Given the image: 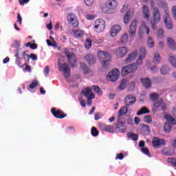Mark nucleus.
I'll return each instance as SVG.
<instances>
[{
  "mask_svg": "<svg viewBox=\"0 0 176 176\" xmlns=\"http://www.w3.org/2000/svg\"><path fill=\"white\" fill-rule=\"evenodd\" d=\"M146 56V51H145V47H141L139 53V58L136 60V63H132L131 65L124 67L121 70L122 76H126V75H129V74L135 72V71L138 69L137 65H141V64H142V60L145 58Z\"/></svg>",
  "mask_w": 176,
  "mask_h": 176,
  "instance_id": "1",
  "label": "nucleus"
},
{
  "mask_svg": "<svg viewBox=\"0 0 176 176\" xmlns=\"http://www.w3.org/2000/svg\"><path fill=\"white\" fill-rule=\"evenodd\" d=\"M98 58L102 63L103 68H108L109 63H111V54L107 52L100 51L98 54Z\"/></svg>",
  "mask_w": 176,
  "mask_h": 176,
  "instance_id": "2",
  "label": "nucleus"
},
{
  "mask_svg": "<svg viewBox=\"0 0 176 176\" xmlns=\"http://www.w3.org/2000/svg\"><path fill=\"white\" fill-rule=\"evenodd\" d=\"M161 19L160 10L157 7H155L153 10V19L150 21V24L153 30H156V24L160 23Z\"/></svg>",
  "mask_w": 176,
  "mask_h": 176,
  "instance_id": "3",
  "label": "nucleus"
},
{
  "mask_svg": "<svg viewBox=\"0 0 176 176\" xmlns=\"http://www.w3.org/2000/svg\"><path fill=\"white\" fill-rule=\"evenodd\" d=\"M63 54L66 56L67 62L72 68L76 67L77 58L76 55H75L74 52L69 51L68 49H65L63 52Z\"/></svg>",
  "mask_w": 176,
  "mask_h": 176,
  "instance_id": "4",
  "label": "nucleus"
},
{
  "mask_svg": "<svg viewBox=\"0 0 176 176\" xmlns=\"http://www.w3.org/2000/svg\"><path fill=\"white\" fill-rule=\"evenodd\" d=\"M58 68L60 72H63L65 78H68L71 76V69L67 63H61V60H58Z\"/></svg>",
  "mask_w": 176,
  "mask_h": 176,
  "instance_id": "5",
  "label": "nucleus"
},
{
  "mask_svg": "<svg viewBox=\"0 0 176 176\" xmlns=\"http://www.w3.org/2000/svg\"><path fill=\"white\" fill-rule=\"evenodd\" d=\"M94 25L96 32H102L105 30V21L101 19H97L95 21Z\"/></svg>",
  "mask_w": 176,
  "mask_h": 176,
  "instance_id": "6",
  "label": "nucleus"
},
{
  "mask_svg": "<svg viewBox=\"0 0 176 176\" xmlns=\"http://www.w3.org/2000/svg\"><path fill=\"white\" fill-rule=\"evenodd\" d=\"M114 127L117 133H126V130H127L126 124L120 120V118H118L117 123L114 124Z\"/></svg>",
  "mask_w": 176,
  "mask_h": 176,
  "instance_id": "7",
  "label": "nucleus"
},
{
  "mask_svg": "<svg viewBox=\"0 0 176 176\" xmlns=\"http://www.w3.org/2000/svg\"><path fill=\"white\" fill-rule=\"evenodd\" d=\"M67 20L69 24H70L73 28H78V27H79V21H78V19H76V16H75L74 14L69 13L67 14Z\"/></svg>",
  "mask_w": 176,
  "mask_h": 176,
  "instance_id": "8",
  "label": "nucleus"
},
{
  "mask_svg": "<svg viewBox=\"0 0 176 176\" xmlns=\"http://www.w3.org/2000/svg\"><path fill=\"white\" fill-rule=\"evenodd\" d=\"M119 76H120V72L118 69H114L109 73L107 79H109L110 82H116V80L119 79Z\"/></svg>",
  "mask_w": 176,
  "mask_h": 176,
  "instance_id": "9",
  "label": "nucleus"
},
{
  "mask_svg": "<svg viewBox=\"0 0 176 176\" xmlns=\"http://www.w3.org/2000/svg\"><path fill=\"white\" fill-rule=\"evenodd\" d=\"M51 113H52L53 116L57 119H64V118H67V114L64 113L63 111L57 109L54 107L51 109Z\"/></svg>",
  "mask_w": 176,
  "mask_h": 176,
  "instance_id": "10",
  "label": "nucleus"
},
{
  "mask_svg": "<svg viewBox=\"0 0 176 176\" xmlns=\"http://www.w3.org/2000/svg\"><path fill=\"white\" fill-rule=\"evenodd\" d=\"M138 24V21L137 20H135L131 22L129 30V35L130 38H133L135 36V34L137 32V25Z\"/></svg>",
  "mask_w": 176,
  "mask_h": 176,
  "instance_id": "11",
  "label": "nucleus"
},
{
  "mask_svg": "<svg viewBox=\"0 0 176 176\" xmlns=\"http://www.w3.org/2000/svg\"><path fill=\"white\" fill-rule=\"evenodd\" d=\"M164 23L166 28L168 30L173 28V22L171 21V18H170V11L168 10H165Z\"/></svg>",
  "mask_w": 176,
  "mask_h": 176,
  "instance_id": "12",
  "label": "nucleus"
},
{
  "mask_svg": "<svg viewBox=\"0 0 176 176\" xmlns=\"http://www.w3.org/2000/svg\"><path fill=\"white\" fill-rule=\"evenodd\" d=\"M137 101V98L134 95H128L125 97L124 100V102L126 107H131V105H134L135 102Z\"/></svg>",
  "mask_w": 176,
  "mask_h": 176,
  "instance_id": "13",
  "label": "nucleus"
},
{
  "mask_svg": "<svg viewBox=\"0 0 176 176\" xmlns=\"http://www.w3.org/2000/svg\"><path fill=\"white\" fill-rule=\"evenodd\" d=\"M98 126L99 129L102 131H106L107 133H115V127H113L112 125H107L104 123H99Z\"/></svg>",
  "mask_w": 176,
  "mask_h": 176,
  "instance_id": "14",
  "label": "nucleus"
},
{
  "mask_svg": "<svg viewBox=\"0 0 176 176\" xmlns=\"http://www.w3.org/2000/svg\"><path fill=\"white\" fill-rule=\"evenodd\" d=\"M137 56H138V51L135 50L131 52L127 58L124 60L125 64H130V63H133L135 58H137Z\"/></svg>",
  "mask_w": 176,
  "mask_h": 176,
  "instance_id": "15",
  "label": "nucleus"
},
{
  "mask_svg": "<svg viewBox=\"0 0 176 176\" xmlns=\"http://www.w3.org/2000/svg\"><path fill=\"white\" fill-rule=\"evenodd\" d=\"M129 53V49L127 47H119L116 52V55L117 57L123 58Z\"/></svg>",
  "mask_w": 176,
  "mask_h": 176,
  "instance_id": "16",
  "label": "nucleus"
},
{
  "mask_svg": "<svg viewBox=\"0 0 176 176\" xmlns=\"http://www.w3.org/2000/svg\"><path fill=\"white\" fill-rule=\"evenodd\" d=\"M153 148H160L162 145H166V141L159 138H154L152 141Z\"/></svg>",
  "mask_w": 176,
  "mask_h": 176,
  "instance_id": "17",
  "label": "nucleus"
},
{
  "mask_svg": "<svg viewBox=\"0 0 176 176\" xmlns=\"http://www.w3.org/2000/svg\"><path fill=\"white\" fill-rule=\"evenodd\" d=\"M81 93H82V94H83V96H85V97L86 98H95L94 94L91 91V87H90L82 89Z\"/></svg>",
  "mask_w": 176,
  "mask_h": 176,
  "instance_id": "18",
  "label": "nucleus"
},
{
  "mask_svg": "<svg viewBox=\"0 0 176 176\" xmlns=\"http://www.w3.org/2000/svg\"><path fill=\"white\" fill-rule=\"evenodd\" d=\"M121 30H122V27H120V25H115L111 28L110 30L111 36H112L113 38H115V36H116V35H118V34L120 32Z\"/></svg>",
  "mask_w": 176,
  "mask_h": 176,
  "instance_id": "19",
  "label": "nucleus"
},
{
  "mask_svg": "<svg viewBox=\"0 0 176 176\" xmlns=\"http://www.w3.org/2000/svg\"><path fill=\"white\" fill-rule=\"evenodd\" d=\"M118 3L116 0H109L107 3L106 6L110 10H114V9H116L118 8Z\"/></svg>",
  "mask_w": 176,
  "mask_h": 176,
  "instance_id": "20",
  "label": "nucleus"
},
{
  "mask_svg": "<svg viewBox=\"0 0 176 176\" xmlns=\"http://www.w3.org/2000/svg\"><path fill=\"white\" fill-rule=\"evenodd\" d=\"M85 60L88 63L89 65H93L96 63V58L93 54H88L84 57Z\"/></svg>",
  "mask_w": 176,
  "mask_h": 176,
  "instance_id": "21",
  "label": "nucleus"
},
{
  "mask_svg": "<svg viewBox=\"0 0 176 176\" xmlns=\"http://www.w3.org/2000/svg\"><path fill=\"white\" fill-rule=\"evenodd\" d=\"M23 60H26L27 61H30V57L33 60V61H36V60H38V56L35 55V54H31L30 56L25 52V51L23 52Z\"/></svg>",
  "mask_w": 176,
  "mask_h": 176,
  "instance_id": "22",
  "label": "nucleus"
},
{
  "mask_svg": "<svg viewBox=\"0 0 176 176\" xmlns=\"http://www.w3.org/2000/svg\"><path fill=\"white\" fill-rule=\"evenodd\" d=\"M142 10H143V16H144V19H145V20H149V18L151 17V13L149 12V7H148V6L144 5L142 7Z\"/></svg>",
  "mask_w": 176,
  "mask_h": 176,
  "instance_id": "23",
  "label": "nucleus"
},
{
  "mask_svg": "<svg viewBox=\"0 0 176 176\" xmlns=\"http://www.w3.org/2000/svg\"><path fill=\"white\" fill-rule=\"evenodd\" d=\"M140 80L143 86H144L146 89H149L151 86H152V82L151 81V79H149V78L148 77L141 78Z\"/></svg>",
  "mask_w": 176,
  "mask_h": 176,
  "instance_id": "24",
  "label": "nucleus"
},
{
  "mask_svg": "<svg viewBox=\"0 0 176 176\" xmlns=\"http://www.w3.org/2000/svg\"><path fill=\"white\" fill-rule=\"evenodd\" d=\"M73 33L74 38H76L77 39L83 37V35H85V32L81 30H73Z\"/></svg>",
  "mask_w": 176,
  "mask_h": 176,
  "instance_id": "25",
  "label": "nucleus"
},
{
  "mask_svg": "<svg viewBox=\"0 0 176 176\" xmlns=\"http://www.w3.org/2000/svg\"><path fill=\"white\" fill-rule=\"evenodd\" d=\"M168 46L171 49V50H175L176 46H175V42H174V40L171 39L170 38H168Z\"/></svg>",
  "mask_w": 176,
  "mask_h": 176,
  "instance_id": "26",
  "label": "nucleus"
},
{
  "mask_svg": "<svg viewBox=\"0 0 176 176\" xmlns=\"http://www.w3.org/2000/svg\"><path fill=\"white\" fill-rule=\"evenodd\" d=\"M146 113H149V109L146 107H143L138 111L137 115L140 116V115H145Z\"/></svg>",
  "mask_w": 176,
  "mask_h": 176,
  "instance_id": "27",
  "label": "nucleus"
},
{
  "mask_svg": "<svg viewBox=\"0 0 176 176\" xmlns=\"http://www.w3.org/2000/svg\"><path fill=\"white\" fill-rule=\"evenodd\" d=\"M170 72V67L168 66L164 65L160 69V73L162 75H168Z\"/></svg>",
  "mask_w": 176,
  "mask_h": 176,
  "instance_id": "28",
  "label": "nucleus"
},
{
  "mask_svg": "<svg viewBox=\"0 0 176 176\" xmlns=\"http://www.w3.org/2000/svg\"><path fill=\"white\" fill-rule=\"evenodd\" d=\"M80 67L81 69L82 70L83 73L86 75L90 72V69L87 67V65H86L85 63H80Z\"/></svg>",
  "mask_w": 176,
  "mask_h": 176,
  "instance_id": "29",
  "label": "nucleus"
},
{
  "mask_svg": "<svg viewBox=\"0 0 176 176\" xmlns=\"http://www.w3.org/2000/svg\"><path fill=\"white\" fill-rule=\"evenodd\" d=\"M162 61V58L160 57V54L156 52L154 55V58H153V63L155 64H159Z\"/></svg>",
  "mask_w": 176,
  "mask_h": 176,
  "instance_id": "30",
  "label": "nucleus"
},
{
  "mask_svg": "<svg viewBox=\"0 0 176 176\" xmlns=\"http://www.w3.org/2000/svg\"><path fill=\"white\" fill-rule=\"evenodd\" d=\"M168 60L171 65H173L174 68H176V56H173V54H170Z\"/></svg>",
  "mask_w": 176,
  "mask_h": 176,
  "instance_id": "31",
  "label": "nucleus"
},
{
  "mask_svg": "<svg viewBox=\"0 0 176 176\" xmlns=\"http://www.w3.org/2000/svg\"><path fill=\"white\" fill-rule=\"evenodd\" d=\"M131 16V12L130 11H127L125 15L124 16V24H129V21H130V16Z\"/></svg>",
  "mask_w": 176,
  "mask_h": 176,
  "instance_id": "32",
  "label": "nucleus"
},
{
  "mask_svg": "<svg viewBox=\"0 0 176 176\" xmlns=\"http://www.w3.org/2000/svg\"><path fill=\"white\" fill-rule=\"evenodd\" d=\"M127 113V109L126 107H122L120 110H119V114H118V118H121L123 116V115H126Z\"/></svg>",
  "mask_w": 176,
  "mask_h": 176,
  "instance_id": "33",
  "label": "nucleus"
},
{
  "mask_svg": "<svg viewBox=\"0 0 176 176\" xmlns=\"http://www.w3.org/2000/svg\"><path fill=\"white\" fill-rule=\"evenodd\" d=\"M92 87L95 93L98 94V96H102V91H101L98 86L93 85Z\"/></svg>",
  "mask_w": 176,
  "mask_h": 176,
  "instance_id": "34",
  "label": "nucleus"
},
{
  "mask_svg": "<svg viewBox=\"0 0 176 176\" xmlns=\"http://www.w3.org/2000/svg\"><path fill=\"white\" fill-rule=\"evenodd\" d=\"M171 124L166 122L164 126V131L166 133H170V131H171Z\"/></svg>",
  "mask_w": 176,
  "mask_h": 176,
  "instance_id": "35",
  "label": "nucleus"
},
{
  "mask_svg": "<svg viewBox=\"0 0 176 176\" xmlns=\"http://www.w3.org/2000/svg\"><path fill=\"white\" fill-rule=\"evenodd\" d=\"M126 83H127V80L124 79L122 80L119 87L120 90H124V89H126L127 86Z\"/></svg>",
  "mask_w": 176,
  "mask_h": 176,
  "instance_id": "36",
  "label": "nucleus"
},
{
  "mask_svg": "<svg viewBox=\"0 0 176 176\" xmlns=\"http://www.w3.org/2000/svg\"><path fill=\"white\" fill-rule=\"evenodd\" d=\"M91 135H93V137H97L98 135V134H100V132L98 131L97 128H96V126H93L91 128Z\"/></svg>",
  "mask_w": 176,
  "mask_h": 176,
  "instance_id": "37",
  "label": "nucleus"
},
{
  "mask_svg": "<svg viewBox=\"0 0 176 176\" xmlns=\"http://www.w3.org/2000/svg\"><path fill=\"white\" fill-rule=\"evenodd\" d=\"M167 162H169L172 167H176V159L174 157H169L167 160Z\"/></svg>",
  "mask_w": 176,
  "mask_h": 176,
  "instance_id": "38",
  "label": "nucleus"
},
{
  "mask_svg": "<svg viewBox=\"0 0 176 176\" xmlns=\"http://www.w3.org/2000/svg\"><path fill=\"white\" fill-rule=\"evenodd\" d=\"M150 99L151 101H156L157 100H159V94L153 93L150 95Z\"/></svg>",
  "mask_w": 176,
  "mask_h": 176,
  "instance_id": "39",
  "label": "nucleus"
},
{
  "mask_svg": "<svg viewBox=\"0 0 176 176\" xmlns=\"http://www.w3.org/2000/svg\"><path fill=\"white\" fill-rule=\"evenodd\" d=\"M129 41V35L127 34H124L121 36V42L122 43H127Z\"/></svg>",
  "mask_w": 176,
  "mask_h": 176,
  "instance_id": "40",
  "label": "nucleus"
},
{
  "mask_svg": "<svg viewBox=\"0 0 176 176\" xmlns=\"http://www.w3.org/2000/svg\"><path fill=\"white\" fill-rule=\"evenodd\" d=\"M148 47H155V41H153V38L151 37H148L147 41Z\"/></svg>",
  "mask_w": 176,
  "mask_h": 176,
  "instance_id": "41",
  "label": "nucleus"
},
{
  "mask_svg": "<svg viewBox=\"0 0 176 176\" xmlns=\"http://www.w3.org/2000/svg\"><path fill=\"white\" fill-rule=\"evenodd\" d=\"M85 49H90L91 47V39L87 38L85 42Z\"/></svg>",
  "mask_w": 176,
  "mask_h": 176,
  "instance_id": "42",
  "label": "nucleus"
},
{
  "mask_svg": "<svg viewBox=\"0 0 176 176\" xmlns=\"http://www.w3.org/2000/svg\"><path fill=\"white\" fill-rule=\"evenodd\" d=\"M128 137L129 138H131V140H133V141H138V135L135 133H129L128 135Z\"/></svg>",
  "mask_w": 176,
  "mask_h": 176,
  "instance_id": "43",
  "label": "nucleus"
},
{
  "mask_svg": "<svg viewBox=\"0 0 176 176\" xmlns=\"http://www.w3.org/2000/svg\"><path fill=\"white\" fill-rule=\"evenodd\" d=\"M144 120L146 123L149 124L150 123H152V117L151 116H145Z\"/></svg>",
  "mask_w": 176,
  "mask_h": 176,
  "instance_id": "44",
  "label": "nucleus"
},
{
  "mask_svg": "<svg viewBox=\"0 0 176 176\" xmlns=\"http://www.w3.org/2000/svg\"><path fill=\"white\" fill-rule=\"evenodd\" d=\"M142 152L144 153V155H146V156H148L151 157V153H149V149L146 147L142 148Z\"/></svg>",
  "mask_w": 176,
  "mask_h": 176,
  "instance_id": "45",
  "label": "nucleus"
},
{
  "mask_svg": "<svg viewBox=\"0 0 176 176\" xmlns=\"http://www.w3.org/2000/svg\"><path fill=\"white\" fill-rule=\"evenodd\" d=\"M164 118L166 120H167L168 122H176L175 119L170 115H166Z\"/></svg>",
  "mask_w": 176,
  "mask_h": 176,
  "instance_id": "46",
  "label": "nucleus"
},
{
  "mask_svg": "<svg viewBox=\"0 0 176 176\" xmlns=\"http://www.w3.org/2000/svg\"><path fill=\"white\" fill-rule=\"evenodd\" d=\"M164 36V32L163 31V29H159L157 32V38H163Z\"/></svg>",
  "mask_w": 176,
  "mask_h": 176,
  "instance_id": "47",
  "label": "nucleus"
},
{
  "mask_svg": "<svg viewBox=\"0 0 176 176\" xmlns=\"http://www.w3.org/2000/svg\"><path fill=\"white\" fill-rule=\"evenodd\" d=\"M21 61H23V58H19L18 59H16L15 63L18 67H21V68H23L24 67V65L21 63Z\"/></svg>",
  "mask_w": 176,
  "mask_h": 176,
  "instance_id": "48",
  "label": "nucleus"
},
{
  "mask_svg": "<svg viewBox=\"0 0 176 176\" xmlns=\"http://www.w3.org/2000/svg\"><path fill=\"white\" fill-rule=\"evenodd\" d=\"M143 29L145 30L146 34H147V35H148L149 32H151V30L146 25V23H145V22L143 23Z\"/></svg>",
  "mask_w": 176,
  "mask_h": 176,
  "instance_id": "49",
  "label": "nucleus"
},
{
  "mask_svg": "<svg viewBox=\"0 0 176 176\" xmlns=\"http://www.w3.org/2000/svg\"><path fill=\"white\" fill-rule=\"evenodd\" d=\"M38 86V81L34 80L29 85L30 89H35Z\"/></svg>",
  "mask_w": 176,
  "mask_h": 176,
  "instance_id": "50",
  "label": "nucleus"
},
{
  "mask_svg": "<svg viewBox=\"0 0 176 176\" xmlns=\"http://www.w3.org/2000/svg\"><path fill=\"white\" fill-rule=\"evenodd\" d=\"M95 120H100L102 118V114L101 113H96L94 115Z\"/></svg>",
  "mask_w": 176,
  "mask_h": 176,
  "instance_id": "51",
  "label": "nucleus"
},
{
  "mask_svg": "<svg viewBox=\"0 0 176 176\" xmlns=\"http://www.w3.org/2000/svg\"><path fill=\"white\" fill-rule=\"evenodd\" d=\"M43 72L45 76H47V75H49V73L50 72V67L49 66H45V67L44 68Z\"/></svg>",
  "mask_w": 176,
  "mask_h": 176,
  "instance_id": "52",
  "label": "nucleus"
},
{
  "mask_svg": "<svg viewBox=\"0 0 176 176\" xmlns=\"http://www.w3.org/2000/svg\"><path fill=\"white\" fill-rule=\"evenodd\" d=\"M16 21H17V23H19V24H20V25H21V22L23 21V18L21 17V15L20 14V13L17 14Z\"/></svg>",
  "mask_w": 176,
  "mask_h": 176,
  "instance_id": "53",
  "label": "nucleus"
},
{
  "mask_svg": "<svg viewBox=\"0 0 176 176\" xmlns=\"http://www.w3.org/2000/svg\"><path fill=\"white\" fill-rule=\"evenodd\" d=\"M85 3L87 6H91L94 3V0H85Z\"/></svg>",
  "mask_w": 176,
  "mask_h": 176,
  "instance_id": "54",
  "label": "nucleus"
},
{
  "mask_svg": "<svg viewBox=\"0 0 176 176\" xmlns=\"http://www.w3.org/2000/svg\"><path fill=\"white\" fill-rule=\"evenodd\" d=\"M87 20H94L96 17L93 14H88L85 16Z\"/></svg>",
  "mask_w": 176,
  "mask_h": 176,
  "instance_id": "55",
  "label": "nucleus"
},
{
  "mask_svg": "<svg viewBox=\"0 0 176 176\" xmlns=\"http://www.w3.org/2000/svg\"><path fill=\"white\" fill-rule=\"evenodd\" d=\"M172 14H173L175 20H176V6H175L172 8Z\"/></svg>",
  "mask_w": 176,
  "mask_h": 176,
  "instance_id": "56",
  "label": "nucleus"
},
{
  "mask_svg": "<svg viewBox=\"0 0 176 176\" xmlns=\"http://www.w3.org/2000/svg\"><path fill=\"white\" fill-rule=\"evenodd\" d=\"M19 2L21 6L25 5V3H28L30 2V0H19Z\"/></svg>",
  "mask_w": 176,
  "mask_h": 176,
  "instance_id": "57",
  "label": "nucleus"
},
{
  "mask_svg": "<svg viewBox=\"0 0 176 176\" xmlns=\"http://www.w3.org/2000/svg\"><path fill=\"white\" fill-rule=\"evenodd\" d=\"M30 47L32 50H35V49H38V45L36 43H32L30 45Z\"/></svg>",
  "mask_w": 176,
  "mask_h": 176,
  "instance_id": "58",
  "label": "nucleus"
},
{
  "mask_svg": "<svg viewBox=\"0 0 176 176\" xmlns=\"http://www.w3.org/2000/svg\"><path fill=\"white\" fill-rule=\"evenodd\" d=\"M25 68L23 69V71H27L28 72H31V66L27 65V63H25Z\"/></svg>",
  "mask_w": 176,
  "mask_h": 176,
  "instance_id": "59",
  "label": "nucleus"
},
{
  "mask_svg": "<svg viewBox=\"0 0 176 176\" xmlns=\"http://www.w3.org/2000/svg\"><path fill=\"white\" fill-rule=\"evenodd\" d=\"M124 157L123 153L117 154V159H119V160H123Z\"/></svg>",
  "mask_w": 176,
  "mask_h": 176,
  "instance_id": "60",
  "label": "nucleus"
},
{
  "mask_svg": "<svg viewBox=\"0 0 176 176\" xmlns=\"http://www.w3.org/2000/svg\"><path fill=\"white\" fill-rule=\"evenodd\" d=\"M139 146L140 148H145V142L144 140H142L139 142Z\"/></svg>",
  "mask_w": 176,
  "mask_h": 176,
  "instance_id": "61",
  "label": "nucleus"
},
{
  "mask_svg": "<svg viewBox=\"0 0 176 176\" xmlns=\"http://www.w3.org/2000/svg\"><path fill=\"white\" fill-rule=\"evenodd\" d=\"M134 122H135V124H138L140 123V122H141V120L138 117H135Z\"/></svg>",
  "mask_w": 176,
  "mask_h": 176,
  "instance_id": "62",
  "label": "nucleus"
},
{
  "mask_svg": "<svg viewBox=\"0 0 176 176\" xmlns=\"http://www.w3.org/2000/svg\"><path fill=\"white\" fill-rule=\"evenodd\" d=\"M80 104L81 107H82V108H85V107H86V101L85 100H82L80 99Z\"/></svg>",
  "mask_w": 176,
  "mask_h": 176,
  "instance_id": "63",
  "label": "nucleus"
},
{
  "mask_svg": "<svg viewBox=\"0 0 176 176\" xmlns=\"http://www.w3.org/2000/svg\"><path fill=\"white\" fill-rule=\"evenodd\" d=\"M172 113H173V116H175V118H176V107H173V109L172 110Z\"/></svg>",
  "mask_w": 176,
  "mask_h": 176,
  "instance_id": "64",
  "label": "nucleus"
}]
</instances>
